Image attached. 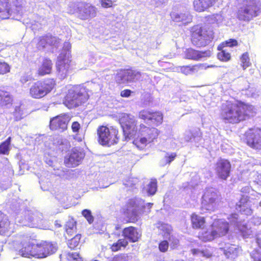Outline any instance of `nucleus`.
Wrapping results in <instances>:
<instances>
[{
  "label": "nucleus",
  "mask_w": 261,
  "mask_h": 261,
  "mask_svg": "<svg viewBox=\"0 0 261 261\" xmlns=\"http://www.w3.org/2000/svg\"><path fill=\"white\" fill-rule=\"evenodd\" d=\"M119 120L125 137H133V143L139 149H144L148 144L153 142L159 135V130L155 127H149L144 124L137 126V121L132 115L120 114Z\"/></svg>",
  "instance_id": "1"
},
{
  "label": "nucleus",
  "mask_w": 261,
  "mask_h": 261,
  "mask_svg": "<svg viewBox=\"0 0 261 261\" xmlns=\"http://www.w3.org/2000/svg\"><path fill=\"white\" fill-rule=\"evenodd\" d=\"M255 109L252 105L242 102H227L222 105L220 117L225 123H237L255 114Z\"/></svg>",
  "instance_id": "2"
},
{
  "label": "nucleus",
  "mask_w": 261,
  "mask_h": 261,
  "mask_svg": "<svg viewBox=\"0 0 261 261\" xmlns=\"http://www.w3.org/2000/svg\"><path fill=\"white\" fill-rule=\"evenodd\" d=\"M19 223L31 227H37L46 229L48 228L47 222L43 218L42 214L35 210H24L17 214Z\"/></svg>",
  "instance_id": "3"
},
{
  "label": "nucleus",
  "mask_w": 261,
  "mask_h": 261,
  "mask_svg": "<svg viewBox=\"0 0 261 261\" xmlns=\"http://www.w3.org/2000/svg\"><path fill=\"white\" fill-rule=\"evenodd\" d=\"M241 6L238 11L240 20L249 21L258 15L261 8V3L256 0H238Z\"/></svg>",
  "instance_id": "4"
},
{
  "label": "nucleus",
  "mask_w": 261,
  "mask_h": 261,
  "mask_svg": "<svg viewBox=\"0 0 261 261\" xmlns=\"http://www.w3.org/2000/svg\"><path fill=\"white\" fill-rule=\"evenodd\" d=\"M68 12L70 14L76 13L77 17L85 20L95 17L97 14V9L89 3H72L69 5Z\"/></svg>",
  "instance_id": "5"
},
{
  "label": "nucleus",
  "mask_w": 261,
  "mask_h": 261,
  "mask_svg": "<svg viewBox=\"0 0 261 261\" xmlns=\"http://www.w3.org/2000/svg\"><path fill=\"white\" fill-rule=\"evenodd\" d=\"M213 38V33L199 25L192 29V43L197 47H203L210 43Z\"/></svg>",
  "instance_id": "6"
},
{
  "label": "nucleus",
  "mask_w": 261,
  "mask_h": 261,
  "mask_svg": "<svg viewBox=\"0 0 261 261\" xmlns=\"http://www.w3.org/2000/svg\"><path fill=\"white\" fill-rule=\"evenodd\" d=\"M153 203H147L145 205L144 201L139 198L132 199L128 201L127 204L126 213L127 217L131 222H135L138 220L140 215L144 212L143 209L147 207L149 210ZM148 211L147 212H149Z\"/></svg>",
  "instance_id": "7"
},
{
  "label": "nucleus",
  "mask_w": 261,
  "mask_h": 261,
  "mask_svg": "<svg viewBox=\"0 0 261 261\" xmlns=\"http://www.w3.org/2000/svg\"><path fill=\"white\" fill-rule=\"evenodd\" d=\"M218 195L213 188L206 189L203 195L201 211L205 213L215 211L218 206Z\"/></svg>",
  "instance_id": "8"
},
{
  "label": "nucleus",
  "mask_w": 261,
  "mask_h": 261,
  "mask_svg": "<svg viewBox=\"0 0 261 261\" xmlns=\"http://www.w3.org/2000/svg\"><path fill=\"white\" fill-rule=\"evenodd\" d=\"M88 98V95L84 88L76 86L71 88L65 97V102L71 107H78L85 102Z\"/></svg>",
  "instance_id": "9"
},
{
  "label": "nucleus",
  "mask_w": 261,
  "mask_h": 261,
  "mask_svg": "<svg viewBox=\"0 0 261 261\" xmlns=\"http://www.w3.org/2000/svg\"><path fill=\"white\" fill-rule=\"evenodd\" d=\"M118 130L115 128L101 126L97 129L98 142L102 145L111 146L117 143L118 140L117 137Z\"/></svg>",
  "instance_id": "10"
},
{
  "label": "nucleus",
  "mask_w": 261,
  "mask_h": 261,
  "mask_svg": "<svg viewBox=\"0 0 261 261\" xmlns=\"http://www.w3.org/2000/svg\"><path fill=\"white\" fill-rule=\"evenodd\" d=\"M55 85L53 79H47L43 82H37L30 89L31 96L34 98H40L49 93Z\"/></svg>",
  "instance_id": "11"
},
{
  "label": "nucleus",
  "mask_w": 261,
  "mask_h": 261,
  "mask_svg": "<svg viewBox=\"0 0 261 261\" xmlns=\"http://www.w3.org/2000/svg\"><path fill=\"white\" fill-rule=\"evenodd\" d=\"M71 60L67 53H62L58 57L56 67L58 76L61 79H64L68 74L70 68Z\"/></svg>",
  "instance_id": "12"
},
{
  "label": "nucleus",
  "mask_w": 261,
  "mask_h": 261,
  "mask_svg": "<svg viewBox=\"0 0 261 261\" xmlns=\"http://www.w3.org/2000/svg\"><path fill=\"white\" fill-rule=\"evenodd\" d=\"M138 116L140 119L155 126L160 125L163 120V115L161 112H152L147 110L141 111L139 113Z\"/></svg>",
  "instance_id": "13"
},
{
  "label": "nucleus",
  "mask_w": 261,
  "mask_h": 261,
  "mask_svg": "<svg viewBox=\"0 0 261 261\" xmlns=\"http://www.w3.org/2000/svg\"><path fill=\"white\" fill-rule=\"evenodd\" d=\"M85 156L84 152L80 149L73 148L69 156L65 159V163L68 167H75L78 166Z\"/></svg>",
  "instance_id": "14"
},
{
  "label": "nucleus",
  "mask_w": 261,
  "mask_h": 261,
  "mask_svg": "<svg viewBox=\"0 0 261 261\" xmlns=\"http://www.w3.org/2000/svg\"><path fill=\"white\" fill-rule=\"evenodd\" d=\"M228 219L231 225H233L237 227L238 230L242 233L244 237H249L252 235V230L248 225L242 223L239 220V216L237 214H231Z\"/></svg>",
  "instance_id": "15"
},
{
  "label": "nucleus",
  "mask_w": 261,
  "mask_h": 261,
  "mask_svg": "<svg viewBox=\"0 0 261 261\" xmlns=\"http://www.w3.org/2000/svg\"><path fill=\"white\" fill-rule=\"evenodd\" d=\"M70 117L67 114L57 116L50 121V128L53 130H59L62 132L67 128V124Z\"/></svg>",
  "instance_id": "16"
},
{
  "label": "nucleus",
  "mask_w": 261,
  "mask_h": 261,
  "mask_svg": "<svg viewBox=\"0 0 261 261\" xmlns=\"http://www.w3.org/2000/svg\"><path fill=\"white\" fill-rule=\"evenodd\" d=\"M35 41H37V47L39 49H43L49 46L58 48L60 43L58 38L50 35L40 37Z\"/></svg>",
  "instance_id": "17"
},
{
  "label": "nucleus",
  "mask_w": 261,
  "mask_h": 261,
  "mask_svg": "<svg viewBox=\"0 0 261 261\" xmlns=\"http://www.w3.org/2000/svg\"><path fill=\"white\" fill-rule=\"evenodd\" d=\"M248 144L252 148L261 149V129L255 128L250 129L247 133Z\"/></svg>",
  "instance_id": "18"
},
{
  "label": "nucleus",
  "mask_w": 261,
  "mask_h": 261,
  "mask_svg": "<svg viewBox=\"0 0 261 261\" xmlns=\"http://www.w3.org/2000/svg\"><path fill=\"white\" fill-rule=\"evenodd\" d=\"M158 228L164 238L168 239L170 243L171 248L173 249L175 248L179 243V241L175 237L171 234L172 232L171 226L168 224L161 223L159 224Z\"/></svg>",
  "instance_id": "19"
},
{
  "label": "nucleus",
  "mask_w": 261,
  "mask_h": 261,
  "mask_svg": "<svg viewBox=\"0 0 261 261\" xmlns=\"http://www.w3.org/2000/svg\"><path fill=\"white\" fill-rule=\"evenodd\" d=\"M231 165L227 160L220 159L216 164V171L218 177L226 179L229 176Z\"/></svg>",
  "instance_id": "20"
},
{
  "label": "nucleus",
  "mask_w": 261,
  "mask_h": 261,
  "mask_svg": "<svg viewBox=\"0 0 261 261\" xmlns=\"http://www.w3.org/2000/svg\"><path fill=\"white\" fill-rule=\"evenodd\" d=\"M44 246V242H42L40 244H33L32 246H29L28 248H26L29 251L27 253L22 252V255L28 257V258L31 257L38 258L46 257V256H41L40 255V253H44L45 250Z\"/></svg>",
  "instance_id": "21"
},
{
  "label": "nucleus",
  "mask_w": 261,
  "mask_h": 261,
  "mask_svg": "<svg viewBox=\"0 0 261 261\" xmlns=\"http://www.w3.org/2000/svg\"><path fill=\"white\" fill-rule=\"evenodd\" d=\"M211 227L217 238L225 236L229 229L228 223L223 219H215Z\"/></svg>",
  "instance_id": "22"
},
{
  "label": "nucleus",
  "mask_w": 261,
  "mask_h": 261,
  "mask_svg": "<svg viewBox=\"0 0 261 261\" xmlns=\"http://www.w3.org/2000/svg\"><path fill=\"white\" fill-rule=\"evenodd\" d=\"M220 249L223 251L225 256L230 259H234L237 258L241 251V249L237 246L230 244L229 243H225L220 245Z\"/></svg>",
  "instance_id": "23"
},
{
  "label": "nucleus",
  "mask_w": 261,
  "mask_h": 261,
  "mask_svg": "<svg viewBox=\"0 0 261 261\" xmlns=\"http://www.w3.org/2000/svg\"><path fill=\"white\" fill-rule=\"evenodd\" d=\"M172 20L176 22H180L182 24H187L192 21V16L187 11L172 12L170 14Z\"/></svg>",
  "instance_id": "24"
},
{
  "label": "nucleus",
  "mask_w": 261,
  "mask_h": 261,
  "mask_svg": "<svg viewBox=\"0 0 261 261\" xmlns=\"http://www.w3.org/2000/svg\"><path fill=\"white\" fill-rule=\"evenodd\" d=\"M251 202L247 197L243 196L240 201L236 204V210L240 211L242 214L247 216L252 214Z\"/></svg>",
  "instance_id": "25"
},
{
  "label": "nucleus",
  "mask_w": 261,
  "mask_h": 261,
  "mask_svg": "<svg viewBox=\"0 0 261 261\" xmlns=\"http://www.w3.org/2000/svg\"><path fill=\"white\" fill-rule=\"evenodd\" d=\"M186 142H191L198 147L201 140V133L199 129L186 131L184 137Z\"/></svg>",
  "instance_id": "26"
},
{
  "label": "nucleus",
  "mask_w": 261,
  "mask_h": 261,
  "mask_svg": "<svg viewBox=\"0 0 261 261\" xmlns=\"http://www.w3.org/2000/svg\"><path fill=\"white\" fill-rule=\"evenodd\" d=\"M214 67H215V66L213 65L206 66L204 64H198L192 66L188 65L180 66L179 67V70L182 73L187 75L197 72L201 69H206L207 68H212Z\"/></svg>",
  "instance_id": "27"
},
{
  "label": "nucleus",
  "mask_w": 261,
  "mask_h": 261,
  "mask_svg": "<svg viewBox=\"0 0 261 261\" xmlns=\"http://www.w3.org/2000/svg\"><path fill=\"white\" fill-rule=\"evenodd\" d=\"M211 54L210 50L199 51L192 48H188L185 51L186 58L194 60H198L202 58L210 57Z\"/></svg>",
  "instance_id": "28"
},
{
  "label": "nucleus",
  "mask_w": 261,
  "mask_h": 261,
  "mask_svg": "<svg viewBox=\"0 0 261 261\" xmlns=\"http://www.w3.org/2000/svg\"><path fill=\"white\" fill-rule=\"evenodd\" d=\"M122 233L124 239L132 242H137L141 235L140 231L132 226L125 228Z\"/></svg>",
  "instance_id": "29"
},
{
  "label": "nucleus",
  "mask_w": 261,
  "mask_h": 261,
  "mask_svg": "<svg viewBox=\"0 0 261 261\" xmlns=\"http://www.w3.org/2000/svg\"><path fill=\"white\" fill-rule=\"evenodd\" d=\"M218 0H194V9L198 12H202L212 7Z\"/></svg>",
  "instance_id": "30"
},
{
  "label": "nucleus",
  "mask_w": 261,
  "mask_h": 261,
  "mask_svg": "<svg viewBox=\"0 0 261 261\" xmlns=\"http://www.w3.org/2000/svg\"><path fill=\"white\" fill-rule=\"evenodd\" d=\"M11 10L10 8L8 0H0V19L9 18L11 15Z\"/></svg>",
  "instance_id": "31"
},
{
  "label": "nucleus",
  "mask_w": 261,
  "mask_h": 261,
  "mask_svg": "<svg viewBox=\"0 0 261 261\" xmlns=\"http://www.w3.org/2000/svg\"><path fill=\"white\" fill-rule=\"evenodd\" d=\"M52 67L51 61L48 59H44L38 69V74L40 75L49 74L52 70Z\"/></svg>",
  "instance_id": "32"
},
{
  "label": "nucleus",
  "mask_w": 261,
  "mask_h": 261,
  "mask_svg": "<svg viewBox=\"0 0 261 261\" xmlns=\"http://www.w3.org/2000/svg\"><path fill=\"white\" fill-rule=\"evenodd\" d=\"M45 251L44 253H40L41 256H48L55 253L58 249L57 244L55 243L44 241Z\"/></svg>",
  "instance_id": "33"
},
{
  "label": "nucleus",
  "mask_w": 261,
  "mask_h": 261,
  "mask_svg": "<svg viewBox=\"0 0 261 261\" xmlns=\"http://www.w3.org/2000/svg\"><path fill=\"white\" fill-rule=\"evenodd\" d=\"M191 222L193 227L195 228H202L205 223V220L203 217L195 214H193L191 216Z\"/></svg>",
  "instance_id": "34"
},
{
  "label": "nucleus",
  "mask_w": 261,
  "mask_h": 261,
  "mask_svg": "<svg viewBox=\"0 0 261 261\" xmlns=\"http://www.w3.org/2000/svg\"><path fill=\"white\" fill-rule=\"evenodd\" d=\"M128 82H135L143 79L145 74L141 72L131 69H127Z\"/></svg>",
  "instance_id": "35"
},
{
  "label": "nucleus",
  "mask_w": 261,
  "mask_h": 261,
  "mask_svg": "<svg viewBox=\"0 0 261 261\" xmlns=\"http://www.w3.org/2000/svg\"><path fill=\"white\" fill-rule=\"evenodd\" d=\"M13 98L11 95L7 91L0 89V106H6L11 104Z\"/></svg>",
  "instance_id": "36"
},
{
  "label": "nucleus",
  "mask_w": 261,
  "mask_h": 261,
  "mask_svg": "<svg viewBox=\"0 0 261 261\" xmlns=\"http://www.w3.org/2000/svg\"><path fill=\"white\" fill-rule=\"evenodd\" d=\"M199 238L204 242L211 241L217 238L215 232L212 229L206 231H202L199 233Z\"/></svg>",
  "instance_id": "37"
},
{
  "label": "nucleus",
  "mask_w": 261,
  "mask_h": 261,
  "mask_svg": "<svg viewBox=\"0 0 261 261\" xmlns=\"http://www.w3.org/2000/svg\"><path fill=\"white\" fill-rule=\"evenodd\" d=\"M156 189V181L152 180L143 188L142 192L145 195L151 196L155 193Z\"/></svg>",
  "instance_id": "38"
},
{
  "label": "nucleus",
  "mask_w": 261,
  "mask_h": 261,
  "mask_svg": "<svg viewBox=\"0 0 261 261\" xmlns=\"http://www.w3.org/2000/svg\"><path fill=\"white\" fill-rule=\"evenodd\" d=\"M224 20V17L221 13L213 14L207 17V21L208 23L216 24L218 26L222 25Z\"/></svg>",
  "instance_id": "39"
},
{
  "label": "nucleus",
  "mask_w": 261,
  "mask_h": 261,
  "mask_svg": "<svg viewBox=\"0 0 261 261\" xmlns=\"http://www.w3.org/2000/svg\"><path fill=\"white\" fill-rule=\"evenodd\" d=\"M9 225L7 217L0 211V234H3L8 230Z\"/></svg>",
  "instance_id": "40"
},
{
  "label": "nucleus",
  "mask_w": 261,
  "mask_h": 261,
  "mask_svg": "<svg viewBox=\"0 0 261 261\" xmlns=\"http://www.w3.org/2000/svg\"><path fill=\"white\" fill-rule=\"evenodd\" d=\"M81 128V125L79 122L77 121H74L72 122L71 125V129L73 133L75 134L74 139L78 141L79 142H81L84 138L83 135L79 134Z\"/></svg>",
  "instance_id": "41"
},
{
  "label": "nucleus",
  "mask_w": 261,
  "mask_h": 261,
  "mask_svg": "<svg viewBox=\"0 0 261 261\" xmlns=\"http://www.w3.org/2000/svg\"><path fill=\"white\" fill-rule=\"evenodd\" d=\"M212 249H203L201 250L198 249H193L191 250L192 253L196 256H203L206 258L211 257L212 255Z\"/></svg>",
  "instance_id": "42"
},
{
  "label": "nucleus",
  "mask_w": 261,
  "mask_h": 261,
  "mask_svg": "<svg viewBox=\"0 0 261 261\" xmlns=\"http://www.w3.org/2000/svg\"><path fill=\"white\" fill-rule=\"evenodd\" d=\"M116 81L119 84H125L128 82L127 70H121L118 71L115 77Z\"/></svg>",
  "instance_id": "43"
},
{
  "label": "nucleus",
  "mask_w": 261,
  "mask_h": 261,
  "mask_svg": "<svg viewBox=\"0 0 261 261\" xmlns=\"http://www.w3.org/2000/svg\"><path fill=\"white\" fill-rule=\"evenodd\" d=\"M128 244L127 241L125 239H119L116 243H114L111 248L113 251H117L122 247L125 248Z\"/></svg>",
  "instance_id": "44"
},
{
  "label": "nucleus",
  "mask_w": 261,
  "mask_h": 261,
  "mask_svg": "<svg viewBox=\"0 0 261 261\" xmlns=\"http://www.w3.org/2000/svg\"><path fill=\"white\" fill-rule=\"evenodd\" d=\"M65 229L67 233L71 236L76 229L75 222L73 220L68 221L66 224Z\"/></svg>",
  "instance_id": "45"
},
{
  "label": "nucleus",
  "mask_w": 261,
  "mask_h": 261,
  "mask_svg": "<svg viewBox=\"0 0 261 261\" xmlns=\"http://www.w3.org/2000/svg\"><path fill=\"white\" fill-rule=\"evenodd\" d=\"M11 138L9 137L0 145V154H7L9 151Z\"/></svg>",
  "instance_id": "46"
},
{
  "label": "nucleus",
  "mask_w": 261,
  "mask_h": 261,
  "mask_svg": "<svg viewBox=\"0 0 261 261\" xmlns=\"http://www.w3.org/2000/svg\"><path fill=\"white\" fill-rule=\"evenodd\" d=\"M81 237V234H76L74 238L69 240L68 243V247L71 249L76 248L79 244Z\"/></svg>",
  "instance_id": "47"
},
{
  "label": "nucleus",
  "mask_w": 261,
  "mask_h": 261,
  "mask_svg": "<svg viewBox=\"0 0 261 261\" xmlns=\"http://www.w3.org/2000/svg\"><path fill=\"white\" fill-rule=\"evenodd\" d=\"M241 62L243 69H245L251 65L249 55L247 53H245L242 55Z\"/></svg>",
  "instance_id": "48"
},
{
  "label": "nucleus",
  "mask_w": 261,
  "mask_h": 261,
  "mask_svg": "<svg viewBox=\"0 0 261 261\" xmlns=\"http://www.w3.org/2000/svg\"><path fill=\"white\" fill-rule=\"evenodd\" d=\"M176 156L175 153H166L164 158L162 161V165L164 166L167 164H170L172 161H173Z\"/></svg>",
  "instance_id": "49"
},
{
  "label": "nucleus",
  "mask_w": 261,
  "mask_h": 261,
  "mask_svg": "<svg viewBox=\"0 0 261 261\" xmlns=\"http://www.w3.org/2000/svg\"><path fill=\"white\" fill-rule=\"evenodd\" d=\"M217 56L219 60L225 62L229 60L231 57L230 54L224 50H222L219 52Z\"/></svg>",
  "instance_id": "50"
},
{
  "label": "nucleus",
  "mask_w": 261,
  "mask_h": 261,
  "mask_svg": "<svg viewBox=\"0 0 261 261\" xmlns=\"http://www.w3.org/2000/svg\"><path fill=\"white\" fill-rule=\"evenodd\" d=\"M67 258L69 261H80L81 260V257L77 252L68 253Z\"/></svg>",
  "instance_id": "51"
},
{
  "label": "nucleus",
  "mask_w": 261,
  "mask_h": 261,
  "mask_svg": "<svg viewBox=\"0 0 261 261\" xmlns=\"http://www.w3.org/2000/svg\"><path fill=\"white\" fill-rule=\"evenodd\" d=\"M83 216L87 219L89 223H91L93 222V217L91 215V212L89 210H84L82 211Z\"/></svg>",
  "instance_id": "52"
},
{
  "label": "nucleus",
  "mask_w": 261,
  "mask_h": 261,
  "mask_svg": "<svg viewBox=\"0 0 261 261\" xmlns=\"http://www.w3.org/2000/svg\"><path fill=\"white\" fill-rule=\"evenodd\" d=\"M10 71L9 65L5 63L0 62V74H4Z\"/></svg>",
  "instance_id": "53"
},
{
  "label": "nucleus",
  "mask_w": 261,
  "mask_h": 261,
  "mask_svg": "<svg viewBox=\"0 0 261 261\" xmlns=\"http://www.w3.org/2000/svg\"><path fill=\"white\" fill-rule=\"evenodd\" d=\"M224 46L233 47L238 45V41L234 39H229L222 43Z\"/></svg>",
  "instance_id": "54"
},
{
  "label": "nucleus",
  "mask_w": 261,
  "mask_h": 261,
  "mask_svg": "<svg viewBox=\"0 0 261 261\" xmlns=\"http://www.w3.org/2000/svg\"><path fill=\"white\" fill-rule=\"evenodd\" d=\"M169 247V243L167 241H162L159 246L160 251L165 252L167 251Z\"/></svg>",
  "instance_id": "55"
},
{
  "label": "nucleus",
  "mask_w": 261,
  "mask_h": 261,
  "mask_svg": "<svg viewBox=\"0 0 261 261\" xmlns=\"http://www.w3.org/2000/svg\"><path fill=\"white\" fill-rule=\"evenodd\" d=\"M27 113L28 112L23 107H21V106L19 109L17 108V119L18 117L20 119L23 118Z\"/></svg>",
  "instance_id": "56"
},
{
  "label": "nucleus",
  "mask_w": 261,
  "mask_h": 261,
  "mask_svg": "<svg viewBox=\"0 0 261 261\" xmlns=\"http://www.w3.org/2000/svg\"><path fill=\"white\" fill-rule=\"evenodd\" d=\"M102 7L109 8L112 6L113 2L112 0H100Z\"/></svg>",
  "instance_id": "57"
},
{
  "label": "nucleus",
  "mask_w": 261,
  "mask_h": 261,
  "mask_svg": "<svg viewBox=\"0 0 261 261\" xmlns=\"http://www.w3.org/2000/svg\"><path fill=\"white\" fill-rule=\"evenodd\" d=\"M32 245H33V244H23V247H22V249H20L19 250L18 254L19 255H20L21 256H22V257H27V256H23L22 255V252L27 253L29 250L27 249H26V248H28V246H32Z\"/></svg>",
  "instance_id": "58"
},
{
  "label": "nucleus",
  "mask_w": 261,
  "mask_h": 261,
  "mask_svg": "<svg viewBox=\"0 0 261 261\" xmlns=\"http://www.w3.org/2000/svg\"><path fill=\"white\" fill-rule=\"evenodd\" d=\"M168 0H152V4L155 7H159L162 4L166 3L168 2Z\"/></svg>",
  "instance_id": "59"
},
{
  "label": "nucleus",
  "mask_w": 261,
  "mask_h": 261,
  "mask_svg": "<svg viewBox=\"0 0 261 261\" xmlns=\"http://www.w3.org/2000/svg\"><path fill=\"white\" fill-rule=\"evenodd\" d=\"M133 92L128 89L122 90L120 93V95L123 97H128Z\"/></svg>",
  "instance_id": "60"
},
{
  "label": "nucleus",
  "mask_w": 261,
  "mask_h": 261,
  "mask_svg": "<svg viewBox=\"0 0 261 261\" xmlns=\"http://www.w3.org/2000/svg\"><path fill=\"white\" fill-rule=\"evenodd\" d=\"M137 181L138 179L137 178H131L129 179V181H128L127 183H125L124 185L127 187H131L133 185H136Z\"/></svg>",
  "instance_id": "61"
},
{
  "label": "nucleus",
  "mask_w": 261,
  "mask_h": 261,
  "mask_svg": "<svg viewBox=\"0 0 261 261\" xmlns=\"http://www.w3.org/2000/svg\"><path fill=\"white\" fill-rule=\"evenodd\" d=\"M31 77L30 76L25 75L21 78L20 82L22 84H24V83H26L27 82L31 80Z\"/></svg>",
  "instance_id": "62"
},
{
  "label": "nucleus",
  "mask_w": 261,
  "mask_h": 261,
  "mask_svg": "<svg viewBox=\"0 0 261 261\" xmlns=\"http://www.w3.org/2000/svg\"><path fill=\"white\" fill-rule=\"evenodd\" d=\"M70 48L71 44L68 42H65L63 46L64 51H69Z\"/></svg>",
  "instance_id": "63"
},
{
  "label": "nucleus",
  "mask_w": 261,
  "mask_h": 261,
  "mask_svg": "<svg viewBox=\"0 0 261 261\" xmlns=\"http://www.w3.org/2000/svg\"><path fill=\"white\" fill-rule=\"evenodd\" d=\"M260 217L253 218L252 219V222L256 225L261 224V220L259 219Z\"/></svg>",
  "instance_id": "64"
}]
</instances>
